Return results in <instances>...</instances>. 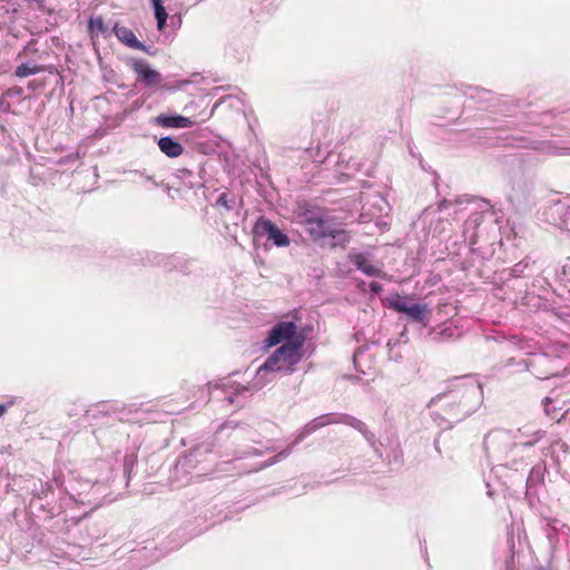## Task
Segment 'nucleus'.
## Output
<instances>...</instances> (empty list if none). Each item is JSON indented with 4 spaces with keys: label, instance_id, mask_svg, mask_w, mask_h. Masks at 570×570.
I'll list each match as a JSON object with an SVG mask.
<instances>
[{
    "label": "nucleus",
    "instance_id": "nucleus-34",
    "mask_svg": "<svg viewBox=\"0 0 570 570\" xmlns=\"http://www.w3.org/2000/svg\"><path fill=\"white\" fill-rule=\"evenodd\" d=\"M170 21H171V24H174V26L181 23L180 17L176 16V14L170 18Z\"/></svg>",
    "mask_w": 570,
    "mask_h": 570
},
{
    "label": "nucleus",
    "instance_id": "nucleus-11",
    "mask_svg": "<svg viewBox=\"0 0 570 570\" xmlns=\"http://www.w3.org/2000/svg\"><path fill=\"white\" fill-rule=\"evenodd\" d=\"M297 326L292 321L279 322L272 327L266 338L268 346H275L284 341H292L298 334H296Z\"/></svg>",
    "mask_w": 570,
    "mask_h": 570
},
{
    "label": "nucleus",
    "instance_id": "nucleus-21",
    "mask_svg": "<svg viewBox=\"0 0 570 570\" xmlns=\"http://www.w3.org/2000/svg\"><path fill=\"white\" fill-rule=\"evenodd\" d=\"M51 72L53 67H47L42 65L31 63V62H22L19 65L16 70L14 75L19 78H26L36 73H39L41 71L48 70Z\"/></svg>",
    "mask_w": 570,
    "mask_h": 570
},
{
    "label": "nucleus",
    "instance_id": "nucleus-40",
    "mask_svg": "<svg viewBox=\"0 0 570 570\" xmlns=\"http://www.w3.org/2000/svg\"><path fill=\"white\" fill-rule=\"evenodd\" d=\"M252 453H254V454H256V455H261V454H262V452H261V451H258V450H254Z\"/></svg>",
    "mask_w": 570,
    "mask_h": 570
},
{
    "label": "nucleus",
    "instance_id": "nucleus-39",
    "mask_svg": "<svg viewBox=\"0 0 570 570\" xmlns=\"http://www.w3.org/2000/svg\"><path fill=\"white\" fill-rule=\"evenodd\" d=\"M226 400H227L229 403H233L235 399H234V396H228V397H226Z\"/></svg>",
    "mask_w": 570,
    "mask_h": 570
},
{
    "label": "nucleus",
    "instance_id": "nucleus-26",
    "mask_svg": "<svg viewBox=\"0 0 570 570\" xmlns=\"http://www.w3.org/2000/svg\"><path fill=\"white\" fill-rule=\"evenodd\" d=\"M544 413L550 416L553 420L558 419L559 412L561 411V407H557L554 405V400L550 396H547L542 401Z\"/></svg>",
    "mask_w": 570,
    "mask_h": 570
},
{
    "label": "nucleus",
    "instance_id": "nucleus-7",
    "mask_svg": "<svg viewBox=\"0 0 570 570\" xmlns=\"http://www.w3.org/2000/svg\"><path fill=\"white\" fill-rule=\"evenodd\" d=\"M253 232L256 236H266L277 247H285L291 243L289 237L276 224L264 217L257 219Z\"/></svg>",
    "mask_w": 570,
    "mask_h": 570
},
{
    "label": "nucleus",
    "instance_id": "nucleus-8",
    "mask_svg": "<svg viewBox=\"0 0 570 570\" xmlns=\"http://www.w3.org/2000/svg\"><path fill=\"white\" fill-rule=\"evenodd\" d=\"M128 66L137 75L136 80L144 83L145 87L154 88L161 83L163 76L159 71L153 69L150 65L144 59L131 58Z\"/></svg>",
    "mask_w": 570,
    "mask_h": 570
},
{
    "label": "nucleus",
    "instance_id": "nucleus-9",
    "mask_svg": "<svg viewBox=\"0 0 570 570\" xmlns=\"http://www.w3.org/2000/svg\"><path fill=\"white\" fill-rule=\"evenodd\" d=\"M529 367L533 375L540 380H547L560 375L558 360L547 354L534 356L530 361Z\"/></svg>",
    "mask_w": 570,
    "mask_h": 570
},
{
    "label": "nucleus",
    "instance_id": "nucleus-12",
    "mask_svg": "<svg viewBox=\"0 0 570 570\" xmlns=\"http://www.w3.org/2000/svg\"><path fill=\"white\" fill-rule=\"evenodd\" d=\"M535 261L531 256H525L523 259L514 264L511 268L502 271V279L508 283L512 278H528L531 277L537 267Z\"/></svg>",
    "mask_w": 570,
    "mask_h": 570
},
{
    "label": "nucleus",
    "instance_id": "nucleus-27",
    "mask_svg": "<svg viewBox=\"0 0 570 570\" xmlns=\"http://www.w3.org/2000/svg\"><path fill=\"white\" fill-rule=\"evenodd\" d=\"M52 492V485L50 482H40L39 485L32 490L33 498L42 499Z\"/></svg>",
    "mask_w": 570,
    "mask_h": 570
},
{
    "label": "nucleus",
    "instance_id": "nucleus-15",
    "mask_svg": "<svg viewBox=\"0 0 570 570\" xmlns=\"http://www.w3.org/2000/svg\"><path fill=\"white\" fill-rule=\"evenodd\" d=\"M351 240V235L347 230L342 228L340 224L333 222L331 228L325 234V240L321 242L322 246L331 248L342 247L345 248Z\"/></svg>",
    "mask_w": 570,
    "mask_h": 570
},
{
    "label": "nucleus",
    "instance_id": "nucleus-13",
    "mask_svg": "<svg viewBox=\"0 0 570 570\" xmlns=\"http://www.w3.org/2000/svg\"><path fill=\"white\" fill-rule=\"evenodd\" d=\"M483 446L488 454H501L510 446V436L503 431H491L483 440Z\"/></svg>",
    "mask_w": 570,
    "mask_h": 570
},
{
    "label": "nucleus",
    "instance_id": "nucleus-6",
    "mask_svg": "<svg viewBox=\"0 0 570 570\" xmlns=\"http://www.w3.org/2000/svg\"><path fill=\"white\" fill-rule=\"evenodd\" d=\"M390 308L406 314L413 322L423 323L428 320L430 311L425 304L410 303V299L397 293L386 298Z\"/></svg>",
    "mask_w": 570,
    "mask_h": 570
},
{
    "label": "nucleus",
    "instance_id": "nucleus-20",
    "mask_svg": "<svg viewBox=\"0 0 570 570\" xmlns=\"http://www.w3.org/2000/svg\"><path fill=\"white\" fill-rule=\"evenodd\" d=\"M157 145L159 150L169 158H176L184 154L183 145L170 136L159 138Z\"/></svg>",
    "mask_w": 570,
    "mask_h": 570
},
{
    "label": "nucleus",
    "instance_id": "nucleus-29",
    "mask_svg": "<svg viewBox=\"0 0 570 570\" xmlns=\"http://www.w3.org/2000/svg\"><path fill=\"white\" fill-rule=\"evenodd\" d=\"M511 145L520 148H529L531 147L532 142L525 137H514L513 144Z\"/></svg>",
    "mask_w": 570,
    "mask_h": 570
},
{
    "label": "nucleus",
    "instance_id": "nucleus-14",
    "mask_svg": "<svg viewBox=\"0 0 570 570\" xmlns=\"http://www.w3.org/2000/svg\"><path fill=\"white\" fill-rule=\"evenodd\" d=\"M547 472V466L544 462H540L535 464L527 479V492L528 497H538L540 490L544 487V475Z\"/></svg>",
    "mask_w": 570,
    "mask_h": 570
},
{
    "label": "nucleus",
    "instance_id": "nucleus-5",
    "mask_svg": "<svg viewBox=\"0 0 570 570\" xmlns=\"http://www.w3.org/2000/svg\"><path fill=\"white\" fill-rule=\"evenodd\" d=\"M301 219L311 238L320 243L325 240V234L334 222L320 208H305L301 213Z\"/></svg>",
    "mask_w": 570,
    "mask_h": 570
},
{
    "label": "nucleus",
    "instance_id": "nucleus-22",
    "mask_svg": "<svg viewBox=\"0 0 570 570\" xmlns=\"http://www.w3.org/2000/svg\"><path fill=\"white\" fill-rule=\"evenodd\" d=\"M88 32L91 39H95L99 35H102L104 37L110 36L109 29L100 16L89 18Z\"/></svg>",
    "mask_w": 570,
    "mask_h": 570
},
{
    "label": "nucleus",
    "instance_id": "nucleus-35",
    "mask_svg": "<svg viewBox=\"0 0 570 570\" xmlns=\"http://www.w3.org/2000/svg\"><path fill=\"white\" fill-rule=\"evenodd\" d=\"M77 158H78V154H76V155H69V156H67V157H66V159H65V160H61L60 163H69V161H73V160H76Z\"/></svg>",
    "mask_w": 570,
    "mask_h": 570
},
{
    "label": "nucleus",
    "instance_id": "nucleus-17",
    "mask_svg": "<svg viewBox=\"0 0 570 570\" xmlns=\"http://www.w3.org/2000/svg\"><path fill=\"white\" fill-rule=\"evenodd\" d=\"M112 32L118 38V40L127 47L131 49L141 50L148 55H154V52L150 51L149 48L144 42L139 41L136 38L135 33L129 28L115 23Z\"/></svg>",
    "mask_w": 570,
    "mask_h": 570
},
{
    "label": "nucleus",
    "instance_id": "nucleus-36",
    "mask_svg": "<svg viewBox=\"0 0 570 570\" xmlns=\"http://www.w3.org/2000/svg\"><path fill=\"white\" fill-rule=\"evenodd\" d=\"M188 83H190L189 80H179V81H176L175 88H181V87H184V86H186Z\"/></svg>",
    "mask_w": 570,
    "mask_h": 570
},
{
    "label": "nucleus",
    "instance_id": "nucleus-4",
    "mask_svg": "<svg viewBox=\"0 0 570 570\" xmlns=\"http://www.w3.org/2000/svg\"><path fill=\"white\" fill-rule=\"evenodd\" d=\"M304 336L298 334L294 340L285 342L277 347L259 367V371L292 374L302 360Z\"/></svg>",
    "mask_w": 570,
    "mask_h": 570
},
{
    "label": "nucleus",
    "instance_id": "nucleus-32",
    "mask_svg": "<svg viewBox=\"0 0 570 570\" xmlns=\"http://www.w3.org/2000/svg\"><path fill=\"white\" fill-rule=\"evenodd\" d=\"M452 203L448 199H443L442 202L439 203V210H443V209H446Z\"/></svg>",
    "mask_w": 570,
    "mask_h": 570
},
{
    "label": "nucleus",
    "instance_id": "nucleus-42",
    "mask_svg": "<svg viewBox=\"0 0 570 570\" xmlns=\"http://www.w3.org/2000/svg\"><path fill=\"white\" fill-rule=\"evenodd\" d=\"M507 569L508 570H513V568L510 564L507 566Z\"/></svg>",
    "mask_w": 570,
    "mask_h": 570
},
{
    "label": "nucleus",
    "instance_id": "nucleus-31",
    "mask_svg": "<svg viewBox=\"0 0 570 570\" xmlns=\"http://www.w3.org/2000/svg\"><path fill=\"white\" fill-rule=\"evenodd\" d=\"M132 464H134V458L126 455L125 462H124L125 472H129V469L132 466Z\"/></svg>",
    "mask_w": 570,
    "mask_h": 570
},
{
    "label": "nucleus",
    "instance_id": "nucleus-28",
    "mask_svg": "<svg viewBox=\"0 0 570 570\" xmlns=\"http://www.w3.org/2000/svg\"><path fill=\"white\" fill-rule=\"evenodd\" d=\"M38 52L37 40L31 39L23 49L18 53V58L22 56L36 55Z\"/></svg>",
    "mask_w": 570,
    "mask_h": 570
},
{
    "label": "nucleus",
    "instance_id": "nucleus-38",
    "mask_svg": "<svg viewBox=\"0 0 570 570\" xmlns=\"http://www.w3.org/2000/svg\"><path fill=\"white\" fill-rule=\"evenodd\" d=\"M434 445H435V449L438 450V452H441V451H440V448H439V440H435V441H434Z\"/></svg>",
    "mask_w": 570,
    "mask_h": 570
},
{
    "label": "nucleus",
    "instance_id": "nucleus-30",
    "mask_svg": "<svg viewBox=\"0 0 570 570\" xmlns=\"http://www.w3.org/2000/svg\"><path fill=\"white\" fill-rule=\"evenodd\" d=\"M370 289H371V292H373L375 294H380L383 291V286H382V284H380L377 282H371Z\"/></svg>",
    "mask_w": 570,
    "mask_h": 570
},
{
    "label": "nucleus",
    "instance_id": "nucleus-18",
    "mask_svg": "<svg viewBox=\"0 0 570 570\" xmlns=\"http://www.w3.org/2000/svg\"><path fill=\"white\" fill-rule=\"evenodd\" d=\"M554 293L564 301L570 302V257L560 273L557 274Z\"/></svg>",
    "mask_w": 570,
    "mask_h": 570
},
{
    "label": "nucleus",
    "instance_id": "nucleus-33",
    "mask_svg": "<svg viewBox=\"0 0 570 570\" xmlns=\"http://www.w3.org/2000/svg\"><path fill=\"white\" fill-rule=\"evenodd\" d=\"M12 402L8 403V404H0V417L7 412L9 405H11Z\"/></svg>",
    "mask_w": 570,
    "mask_h": 570
},
{
    "label": "nucleus",
    "instance_id": "nucleus-1",
    "mask_svg": "<svg viewBox=\"0 0 570 570\" xmlns=\"http://www.w3.org/2000/svg\"><path fill=\"white\" fill-rule=\"evenodd\" d=\"M482 400L483 391L479 383L469 376H455L446 382L443 392L430 400L428 406L436 407L433 416L439 424L452 428L474 413Z\"/></svg>",
    "mask_w": 570,
    "mask_h": 570
},
{
    "label": "nucleus",
    "instance_id": "nucleus-23",
    "mask_svg": "<svg viewBox=\"0 0 570 570\" xmlns=\"http://www.w3.org/2000/svg\"><path fill=\"white\" fill-rule=\"evenodd\" d=\"M354 264L358 271L363 272L367 276H381V269L372 265L362 254L356 255Z\"/></svg>",
    "mask_w": 570,
    "mask_h": 570
},
{
    "label": "nucleus",
    "instance_id": "nucleus-10",
    "mask_svg": "<svg viewBox=\"0 0 570 570\" xmlns=\"http://www.w3.org/2000/svg\"><path fill=\"white\" fill-rule=\"evenodd\" d=\"M205 173L202 157L200 161L195 163L194 166L177 168L174 176L180 179L188 188H202L204 187L203 174Z\"/></svg>",
    "mask_w": 570,
    "mask_h": 570
},
{
    "label": "nucleus",
    "instance_id": "nucleus-25",
    "mask_svg": "<svg viewBox=\"0 0 570 570\" xmlns=\"http://www.w3.org/2000/svg\"><path fill=\"white\" fill-rule=\"evenodd\" d=\"M523 429L524 430H522V429L519 430L521 435L525 438L524 440H520V444L522 446H532V445H534L546 434V432L542 431V430L529 431L527 426H524Z\"/></svg>",
    "mask_w": 570,
    "mask_h": 570
},
{
    "label": "nucleus",
    "instance_id": "nucleus-16",
    "mask_svg": "<svg viewBox=\"0 0 570 570\" xmlns=\"http://www.w3.org/2000/svg\"><path fill=\"white\" fill-rule=\"evenodd\" d=\"M429 335L433 342L441 343L460 338L462 331L454 323L445 322L432 328Z\"/></svg>",
    "mask_w": 570,
    "mask_h": 570
},
{
    "label": "nucleus",
    "instance_id": "nucleus-2",
    "mask_svg": "<svg viewBox=\"0 0 570 570\" xmlns=\"http://www.w3.org/2000/svg\"><path fill=\"white\" fill-rule=\"evenodd\" d=\"M330 424H345L355 429L364 436V439L373 448L377 456L381 458L382 460L387 461L389 463H399L402 460L403 451L397 436H389L387 443L386 445H384L382 442L376 441L375 434L372 431H370V429L363 421L346 413H327L322 414L309 421L307 424H305L301 433L296 438L295 442L292 445L284 449L283 451L278 452L267 462L263 463L261 465V469L273 465L276 462L287 458L292 453L295 444L299 443L304 438L314 433L318 429Z\"/></svg>",
    "mask_w": 570,
    "mask_h": 570
},
{
    "label": "nucleus",
    "instance_id": "nucleus-24",
    "mask_svg": "<svg viewBox=\"0 0 570 570\" xmlns=\"http://www.w3.org/2000/svg\"><path fill=\"white\" fill-rule=\"evenodd\" d=\"M242 204L243 200L237 199L236 196L230 193H222L216 200L217 206H222L228 212L236 209L238 206H242Z\"/></svg>",
    "mask_w": 570,
    "mask_h": 570
},
{
    "label": "nucleus",
    "instance_id": "nucleus-3",
    "mask_svg": "<svg viewBox=\"0 0 570 570\" xmlns=\"http://www.w3.org/2000/svg\"><path fill=\"white\" fill-rule=\"evenodd\" d=\"M237 428H239L237 422L227 421L217 429L212 438L196 444L188 453L179 456L174 465V476L179 481L181 479L180 476L190 474L207 454L214 452L217 442L225 436V432L227 430H236Z\"/></svg>",
    "mask_w": 570,
    "mask_h": 570
},
{
    "label": "nucleus",
    "instance_id": "nucleus-41",
    "mask_svg": "<svg viewBox=\"0 0 570 570\" xmlns=\"http://www.w3.org/2000/svg\"><path fill=\"white\" fill-rule=\"evenodd\" d=\"M533 570H548V569H546L543 567H538V568H534Z\"/></svg>",
    "mask_w": 570,
    "mask_h": 570
},
{
    "label": "nucleus",
    "instance_id": "nucleus-19",
    "mask_svg": "<svg viewBox=\"0 0 570 570\" xmlns=\"http://www.w3.org/2000/svg\"><path fill=\"white\" fill-rule=\"evenodd\" d=\"M158 126L164 128H190L194 121L181 115L160 114L155 119Z\"/></svg>",
    "mask_w": 570,
    "mask_h": 570
},
{
    "label": "nucleus",
    "instance_id": "nucleus-37",
    "mask_svg": "<svg viewBox=\"0 0 570 570\" xmlns=\"http://www.w3.org/2000/svg\"><path fill=\"white\" fill-rule=\"evenodd\" d=\"M474 90L476 91V95H479V96H480V95H489V94H490V91L484 90V89H478V88H475Z\"/></svg>",
    "mask_w": 570,
    "mask_h": 570
}]
</instances>
